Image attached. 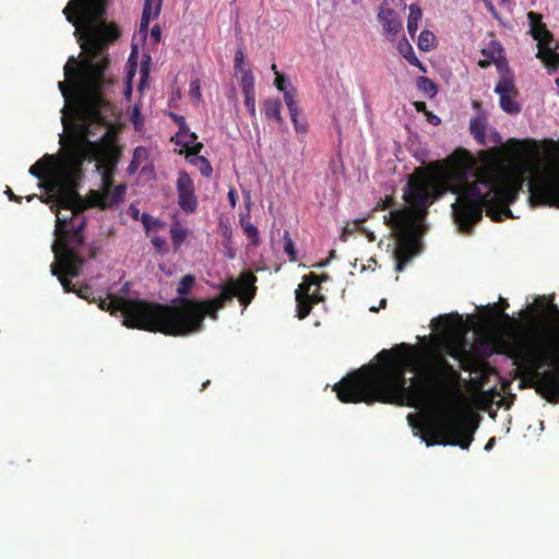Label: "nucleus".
<instances>
[{
  "label": "nucleus",
  "mask_w": 559,
  "mask_h": 559,
  "mask_svg": "<svg viewBox=\"0 0 559 559\" xmlns=\"http://www.w3.org/2000/svg\"><path fill=\"white\" fill-rule=\"evenodd\" d=\"M62 12L74 26L84 58L71 56L63 68L66 81L58 82L64 99L61 150L45 154L28 173L47 193L41 202L50 204L56 214L51 275L58 277L66 293L78 294L69 278L79 275L83 263L79 255L85 226L83 211L112 207L126 195L124 185L111 189L117 151L109 130L112 108L105 99L112 84L105 73L106 46L118 32L105 22L106 0H70Z\"/></svg>",
  "instance_id": "obj_1"
},
{
  "label": "nucleus",
  "mask_w": 559,
  "mask_h": 559,
  "mask_svg": "<svg viewBox=\"0 0 559 559\" xmlns=\"http://www.w3.org/2000/svg\"><path fill=\"white\" fill-rule=\"evenodd\" d=\"M526 176L531 206L559 207V154L544 163H532L481 151L477 156L465 154L453 165L409 175L403 190L407 206L383 217L394 236L391 258L395 272H403L421 252L427 210L445 191L456 195L452 204L455 224L460 230L468 231L484 211L496 222L511 217L509 205L516 200Z\"/></svg>",
  "instance_id": "obj_2"
},
{
  "label": "nucleus",
  "mask_w": 559,
  "mask_h": 559,
  "mask_svg": "<svg viewBox=\"0 0 559 559\" xmlns=\"http://www.w3.org/2000/svg\"><path fill=\"white\" fill-rule=\"evenodd\" d=\"M436 333L420 349L402 344L392 358L382 350L381 366H365L336 383L333 390L343 403L407 404L427 413V432L415 431L427 447L457 445L467 450L477 425L467 409L460 385V373L445 360L443 353L465 362L469 350L462 316L450 313L431 320Z\"/></svg>",
  "instance_id": "obj_3"
},
{
  "label": "nucleus",
  "mask_w": 559,
  "mask_h": 559,
  "mask_svg": "<svg viewBox=\"0 0 559 559\" xmlns=\"http://www.w3.org/2000/svg\"><path fill=\"white\" fill-rule=\"evenodd\" d=\"M255 282L257 277L251 272H243L238 278L227 281L216 297L197 300L186 298L195 283V277L187 274L178 283L177 293L181 298L173 307L116 297L111 294H108L107 298L95 297L87 286L80 287L78 296L98 302L99 309L109 311L111 314L120 312L123 317L122 324L127 328L169 335H189L203 330L205 317L216 320L217 312L233 297H238L239 301L247 307L255 296Z\"/></svg>",
  "instance_id": "obj_4"
},
{
  "label": "nucleus",
  "mask_w": 559,
  "mask_h": 559,
  "mask_svg": "<svg viewBox=\"0 0 559 559\" xmlns=\"http://www.w3.org/2000/svg\"><path fill=\"white\" fill-rule=\"evenodd\" d=\"M509 325L496 336L498 350L520 361L547 362L555 369L544 372L538 390L549 402L559 401V316L524 328L508 314Z\"/></svg>",
  "instance_id": "obj_5"
},
{
  "label": "nucleus",
  "mask_w": 559,
  "mask_h": 559,
  "mask_svg": "<svg viewBox=\"0 0 559 559\" xmlns=\"http://www.w3.org/2000/svg\"><path fill=\"white\" fill-rule=\"evenodd\" d=\"M527 19L530 22V33L537 41L538 51L536 57L539 58L544 64L551 71L559 68V51L550 32L542 22V15L535 12H528Z\"/></svg>",
  "instance_id": "obj_6"
},
{
  "label": "nucleus",
  "mask_w": 559,
  "mask_h": 559,
  "mask_svg": "<svg viewBox=\"0 0 559 559\" xmlns=\"http://www.w3.org/2000/svg\"><path fill=\"white\" fill-rule=\"evenodd\" d=\"M498 72L500 78L495 86V93L499 95L500 107L507 114H519L521 106L515 100L514 76L503 62L498 63Z\"/></svg>",
  "instance_id": "obj_7"
},
{
  "label": "nucleus",
  "mask_w": 559,
  "mask_h": 559,
  "mask_svg": "<svg viewBox=\"0 0 559 559\" xmlns=\"http://www.w3.org/2000/svg\"><path fill=\"white\" fill-rule=\"evenodd\" d=\"M320 280L314 274L304 276L302 282L295 292L297 301V316L299 319L306 318L314 304L323 300V296L318 293Z\"/></svg>",
  "instance_id": "obj_8"
},
{
  "label": "nucleus",
  "mask_w": 559,
  "mask_h": 559,
  "mask_svg": "<svg viewBox=\"0 0 559 559\" xmlns=\"http://www.w3.org/2000/svg\"><path fill=\"white\" fill-rule=\"evenodd\" d=\"M178 203L187 213H193L197 210L198 201L194 193L193 180L187 173H180L177 179Z\"/></svg>",
  "instance_id": "obj_9"
},
{
  "label": "nucleus",
  "mask_w": 559,
  "mask_h": 559,
  "mask_svg": "<svg viewBox=\"0 0 559 559\" xmlns=\"http://www.w3.org/2000/svg\"><path fill=\"white\" fill-rule=\"evenodd\" d=\"M386 1L380 7L378 12V20L380 21L383 29V35L390 41L395 40L396 35L402 29V21L397 13L385 7Z\"/></svg>",
  "instance_id": "obj_10"
},
{
  "label": "nucleus",
  "mask_w": 559,
  "mask_h": 559,
  "mask_svg": "<svg viewBox=\"0 0 559 559\" xmlns=\"http://www.w3.org/2000/svg\"><path fill=\"white\" fill-rule=\"evenodd\" d=\"M173 141L177 146H181L188 151L187 158L195 153H199L203 147V144L198 142L197 134L191 132L186 124L180 127L177 134L173 138Z\"/></svg>",
  "instance_id": "obj_11"
},
{
  "label": "nucleus",
  "mask_w": 559,
  "mask_h": 559,
  "mask_svg": "<svg viewBox=\"0 0 559 559\" xmlns=\"http://www.w3.org/2000/svg\"><path fill=\"white\" fill-rule=\"evenodd\" d=\"M163 0H145L143 13L140 23L141 32H146L151 21L158 17Z\"/></svg>",
  "instance_id": "obj_12"
},
{
  "label": "nucleus",
  "mask_w": 559,
  "mask_h": 559,
  "mask_svg": "<svg viewBox=\"0 0 559 559\" xmlns=\"http://www.w3.org/2000/svg\"><path fill=\"white\" fill-rule=\"evenodd\" d=\"M138 61L134 51L129 56L126 67V78L123 82V95L126 99H130L132 95V80L135 75Z\"/></svg>",
  "instance_id": "obj_13"
},
{
  "label": "nucleus",
  "mask_w": 559,
  "mask_h": 559,
  "mask_svg": "<svg viewBox=\"0 0 559 559\" xmlns=\"http://www.w3.org/2000/svg\"><path fill=\"white\" fill-rule=\"evenodd\" d=\"M400 55L405 58L412 66L417 67L421 72H426V68L420 60L416 57L413 46L406 39H402L397 44Z\"/></svg>",
  "instance_id": "obj_14"
},
{
  "label": "nucleus",
  "mask_w": 559,
  "mask_h": 559,
  "mask_svg": "<svg viewBox=\"0 0 559 559\" xmlns=\"http://www.w3.org/2000/svg\"><path fill=\"white\" fill-rule=\"evenodd\" d=\"M409 14L407 17V32L411 35V37L415 36V33L418 28V24L421 21L423 17V11L419 8L418 4L412 3L408 7Z\"/></svg>",
  "instance_id": "obj_15"
},
{
  "label": "nucleus",
  "mask_w": 559,
  "mask_h": 559,
  "mask_svg": "<svg viewBox=\"0 0 559 559\" xmlns=\"http://www.w3.org/2000/svg\"><path fill=\"white\" fill-rule=\"evenodd\" d=\"M169 233L175 250H179L188 237V229L179 222H175L171 224Z\"/></svg>",
  "instance_id": "obj_16"
},
{
  "label": "nucleus",
  "mask_w": 559,
  "mask_h": 559,
  "mask_svg": "<svg viewBox=\"0 0 559 559\" xmlns=\"http://www.w3.org/2000/svg\"><path fill=\"white\" fill-rule=\"evenodd\" d=\"M263 110L267 119H274L277 122L282 121L280 100L266 99L263 104Z\"/></svg>",
  "instance_id": "obj_17"
},
{
  "label": "nucleus",
  "mask_w": 559,
  "mask_h": 559,
  "mask_svg": "<svg viewBox=\"0 0 559 559\" xmlns=\"http://www.w3.org/2000/svg\"><path fill=\"white\" fill-rule=\"evenodd\" d=\"M469 129L472 134L479 143L485 141L486 119L484 117H476L471 120Z\"/></svg>",
  "instance_id": "obj_18"
},
{
  "label": "nucleus",
  "mask_w": 559,
  "mask_h": 559,
  "mask_svg": "<svg viewBox=\"0 0 559 559\" xmlns=\"http://www.w3.org/2000/svg\"><path fill=\"white\" fill-rule=\"evenodd\" d=\"M198 154L199 153H195V154L191 155L190 157H188L189 162L191 164H193L195 167H198L200 173L204 177H206V178L211 177L213 169H212L210 162L205 157L200 156Z\"/></svg>",
  "instance_id": "obj_19"
},
{
  "label": "nucleus",
  "mask_w": 559,
  "mask_h": 559,
  "mask_svg": "<svg viewBox=\"0 0 559 559\" xmlns=\"http://www.w3.org/2000/svg\"><path fill=\"white\" fill-rule=\"evenodd\" d=\"M417 46L423 51H430L436 47V36L430 31H421L418 36Z\"/></svg>",
  "instance_id": "obj_20"
},
{
  "label": "nucleus",
  "mask_w": 559,
  "mask_h": 559,
  "mask_svg": "<svg viewBox=\"0 0 559 559\" xmlns=\"http://www.w3.org/2000/svg\"><path fill=\"white\" fill-rule=\"evenodd\" d=\"M483 52H484V55H486L488 58H490L496 63L497 68H498V63H500V62H503L507 66L506 60L502 59V56H501L502 49L496 41L490 43L488 48L484 49Z\"/></svg>",
  "instance_id": "obj_21"
},
{
  "label": "nucleus",
  "mask_w": 559,
  "mask_h": 559,
  "mask_svg": "<svg viewBox=\"0 0 559 559\" xmlns=\"http://www.w3.org/2000/svg\"><path fill=\"white\" fill-rule=\"evenodd\" d=\"M240 85L243 94L254 93V76L251 70L240 72Z\"/></svg>",
  "instance_id": "obj_22"
},
{
  "label": "nucleus",
  "mask_w": 559,
  "mask_h": 559,
  "mask_svg": "<svg viewBox=\"0 0 559 559\" xmlns=\"http://www.w3.org/2000/svg\"><path fill=\"white\" fill-rule=\"evenodd\" d=\"M150 60L151 58L146 56L145 60L141 64L140 69V83L138 85L139 93H143L147 88V78L150 73Z\"/></svg>",
  "instance_id": "obj_23"
},
{
  "label": "nucleus",
  "mask_w": 559,
  "mask_h": 559,
  "mask_svg": "<svg viewBox=\"0 0 559 559\" xmlns=\"http://www.w3.org/2000/svg\"><path fill=\"white\" fill-rule=\"evenodd\" d=\"M241 226L247 237L252 241L253 245L259 242V231L257 227L249 221L241 219Z\"/></svg>",
  "instance_id": "obj_24"
},
{
  "label": "nucleus",
  "mask_w": 559,
  "mask_h": 559,
  "mask_svg": "<svg viewBox=\"0 0 559 559\" xmlns=\"http://www.w3.org/2000/svg\"><path fill=\"white\" fill-rule=\"evenodd\" d=\"M141 222L144 225V227L146 228V230H156V229L163 227V223L159 219L151 216L147 213L142 214Z\"/></svg>",
  "instance_id": "obj_25"
},
{
  "label": "nucleus",
  "mask_w": 559,
  "mask_h": 559,
  "mask_svg": "<svg viewBox=\"0 0 559 559\" xmlns=\"http://www.w3.org/2000/svg\"><path fill=\"white\" fill-rule=\"evenodd\" d=\"M418 88L424 91L429 96H433L437 93L435 83L428 78L420 76L417 82Z\"/></svg>",
  "instance_id": "obj_26"
},
{
  "label": "nucleus",
  "mask_w": 559,
  "mask_h": 559,
  "mask_svg": "<svg viewBox=\"0 0 559 559\" xmlns=\"http://www.w3.org/2000/svg\"><path fill=\"white\" fill-rule=\"evenodd\" d=\"M288 110H289V115H290V119L295 126V129L296 131L298 132H305L306 131V126L305 123H301L298 121V116H299V107H298V104H294L292 105V107H287Z\"/></svg>",
  "instance_id": "obj_27"
},
{
  "label": "nucleus",
  "mask_w": 559,
  "mask_h": 559,
  "mask_svg": "<svg viewBox=\"0 0 559 559\" xmlns=\"http://www.w3.org/2000/svg\"><path fill=\"white\" fill-rule=\"evenodd\" d=\"M234 69H235V72L236 73H240V72H243L246 70H250L247 66H246V62H245V53H243V50L241 48L237 49L236 53H235V64H234Z\"/></svg>",
  "instance_id": "obj_28"
},
{
  "label": "nucleus",
  "mask_w": 559,
  "mask_h": 559,
  "mask_svg": "<svg viewBox=\"0 0 559 559\" xmlns=\"http://www.w3.org/2000/svg\"><path fill=\"white\" fill-rule=\"evenodd\" d=\"M243 97H245V106L247 107L250 117L254 119L257 117L255 93L243 94Z\"/></svg>",
  "instance_id": "obj_29"
},
{
  "label": "nucleus",
  "mask_w": 559,
  "mask_h": 559,
  "mask_svg": "<svg viewBox=\"0 0 559 559\" xmlns=\"http://www.w3.org/2000/svg\"><path fill=\"white\" fill-rule=\"evenodd\" d=\"M284 251L289 255L290 260H296L295 246L287 231L284 233Z\"/></svg>",
  "instance_id": "obj_30"
},
{
  "label": "nucleus",
  "mask_w": 559,
  "mask_h": 559,
  "mask_svg": "<svg viewBox=\"0 0 559 559\" xmlns=\"http://www.w3.org/2000/svg\"><path fill=\"white\" fill-rule=\"evenodd\" d=\"M131 121L133 122L135 129H140L142 126V119H141V110L139 105H134L131 110Z\"/></svg>",
  "instance_id": "obj_31"
},
{
  "label": "nucleus",
  "mask_w": 559,
  "mask_h": 559,
  "mask_svg": "<svg viewBox=\"0 0 559 559\" xmlns=\"http://www.w3.org/2000/svg\"><path fill=\"white\" fill-rule=\"evenodd\" d=\"M274 85L281 92L287 91L290 87V84L286 81L285 76L276 72V78L274 81Z\"/></svg>",
  "instance_id": "obj_32"
},
{
  "label": "nucleus",
  "mask_w": 559,
  "mask_h": 559,
  "mask_svg": "<svg viewBox=\"0 0 559 559\" xmlns=\"http://www.w3.org/2000/svg\"><path fill=\"white\" fill-rule=\"evenodd\" d=\"M151 241L153 246L159 251V252H166L167 250V243L165 238L160 236H152Z\"/></svg>",
  "instance_id": "obj_33"
},
{
  "label": "nucleus",
  "mask_w": 559,
  "mask_h": 559,
  "mask_svg": "<svg viewBox=\"0 0 559 559\" xmlns=\"http://www.w3.org/2000/svg\"><path fill=\"white\" fill-rule=\"evenodd\" d=\"M132 159L136 160L141 165L143 160L147 159V150L142 146L136 147L133 152Z\"/></svg>",
  "instance_id": "obj_34"
},
{
  "label": "nucleus",
  "mask_w": 559,
  "mask_h": 559,
  "mask_svg": "<svg viewBox=\"0 0 559 559\" xmlns=\"http://www.w3.org/2000/svg\"><path fill=\"white\" fill-rule=\"evenodd\" d=\"M283 94L287 107H292V105L297 103L295 99V90L293 87L288 88L287 91H284Z\"/></svg>",
  "instance_id": "obj_35"
},
{
  "label": "nucleus",
  "mask_w": 559,
  "mask_h": 559,
  "mask_svg": "<svg viewBox=\"0 0 559 559\" xmlns=\"http://www.w3.org/2000/svg\"><path fill=\"white\" fill-rule=\"evenodd\" d=\"M190 94L192 97L200 99L201 98V87L200 82L194 80L190 83Z\"/></svg>",
  "instance_id": "obj_36"
},
{
  "label": "nucleus",
  "mask_w": 559,
  "mask_h": 559,
  "mask_svg": "<svg viewBox=\"0 0 559 559\" xmlns=\"http://www.w3.org/2000/svg\"><path fill=\"white\" fill-rule=\"evenodd\" d=\"M228 201H229V204L231 207H235L236 204H237V200H238V197H237V192L234 188H231L229 191H228Z\"/></svg>",
  "instance_id": "obj_37"
},
{
  "label": "nucleus",
  "mask_w": 559,
  "mask_h": 559,
  "mask_svg": "<svg viewBox=\"0 0 559 559\" xmlns=\"http://www.w3.org/2000/svg\"><path fill=\"white\" fill-rule=\"evenodd\" d=\"M140 163H138L136 160H131L130 165L128 166V171L130 174H133L135 173L139 168H140Z\"/></svg>",
  "instance_id": "obj_38"
},
{
  "label": "nucleus",
  "mask_w": 559,
  "mask_h": 559,
  "mask_svg": "<svg viewBox=\"0 0 559 559\" xmlns=\"http://www.w3.org/2000/svg\"><path fill=\"white\" fill-rule=\"evenodd\" d=\"M151 35H152V37H154L156 40H159V38H160V28H159V26L155 25V26L152 28Z\"/></svg>",
  "instance_id": "obj_39"
},
{
  "label": "nucleus",
  "mask_w": 559,
  "mask_h": 559,
  "mask_svg": "<svg viewBox=\"0 0 559 559\" xmlns=\"http://www.w3.org/2000/svg\"><path fill=\"white\" fill-rule=\"evenodd\" d=\"M407 418H408L409 425L413 427V429H420L421 430L423 424L420 421L413 420L411 415Z\"/></svg>",
  "instance_id": "obj_40"
},
{
  "label": "nucleus",
  "mask_w": 559,
  "mask_h": 559,
  "mask_svg": "<svg viewBox=\"0 0 559 559\" xmlns=\"http://www.w3.org/2000/svg\"><path fill=\"white\" fill-rule=\"evenodd\" d=\"M495 442H496L495 438H490V439L488 440L487 444H486V445H485V448H484V449H485V451H487V452H488V451H490V450L493 448Z\"/></svg>",
  "instance_id": "obj_41"
},
{
  "label": "nucleus",
  "mask_w": 559,
  "mask_h": 559,
  "mask_svg": "<svg viewBox=\"0 0 559 559\" xmlns=\"http://www.w3.org/2000/svg\"><path fill=\"white\" fill-rule=\"evenodd\" d=\"M174 119H175V121L179 124V128H180L182 124H186V123H185V118H183V117H181V116L174 115Z\"/></svg>",
  "instance_id": "obj_42"
},
{
  "label": "nucleus",
  "mask_w": 559,
  "mask_h": 559,
  "mask_svg": "<svg viewBox=\"0 0 559 559\" xmlns=\"http://www.w3.org/2000/svg\"><path fill=\"white\" fill-rule=\"evenodd\" d=\"M7 193L11 200H17V198L13 194V192L8 188Z\"/></svg>",
  "instance_id": "obj_43"
},
{
  "label": "nucleus",
  "mask_w": 559,
  "mask_h": 559,
  "mask_svg": "<svg viewBox=\"0 0 559 559\" xmlns=\"http://www.w3.org/2000/svg\"><path fill=\"white\" fill-rule=\"evenodd\" d=\"M430 122H432L433 124H438L440 122V119L437 117V116H433L431 119H430Z\"/></svg>",
  "instance_id": "obj_44"
},
{
  "label": "nucleus",
  "mask_w": 559,
  "mask_h": 559,
  "mask_svg": "<svg viewBox=\"0 0 559 559\" xmlns=\"http://www.w3.org/2000/svg\"><path fill=\"white\" fill-rule=\"evenodd\" d=\"M230 234H231V230L226 227L225 230H224V236L228 237V236H230Z\"/></svg>",
  "instance_id": "obj_45"
},
{
  "label": "nucleus",
  "mask_w": 559,
  "mask_h": 559,
  "mask_svg": "<svg viewBox=\"0 0 559 559\" xmlns=\"http://www.w3.org/2000/svg\"><path fill=\"white\" fill-rule=\"evenodd\" d=\"M385 304H386V300L385 299H382L381 302H380V307L381 308H384L385 307Z\"/></svg>",
  "instance_id": "obj_46"
},
{
  "label": "nucleus",
  "mask_w": 559,
  "mask_h": 559,
  "mask_svg": "<svg viewBox=\"0 0 559 559\" xmlns=\"http://www.w3.org/2000/svg\"><path fill=\"white\" fill-rule=\"evenodd\" d=\"M389 203H390V200H388V201L383 202L382 207H383V209L388 207V206H389Z\"/></svg>",
  "instance_id": "obj_47"
},
{
  "label": "nucleus",
  "mask_w": 559,
  "mask_h": 559,
  "mask_svg": "<svg viewBox=\"0 0 559 559\" xmlns=\"http://www.w3.org/2000/svg\"><path fill=\"white\" fill-rule=\"evenodd\" d=\"M326 264H328V262H326V261H325V262H320V263H318V266H319V267H322V266H325Z\"/></svg>",
  "instance_id": "obj_48"
},
{
  "label": "nucleus",
  "mask_w": 559,
  "mask_h": 559,
  "mask_svg": "<svg viewBox=\"0 0 559 559\" xmlns=\"http://www.w3.org/2000/svg\"><path fill=\"white\" fill-rule=\"evenodd\" d=\"M35 197H36V195H35V194H33V195H28L26 199H27V201L29 202V201H31V200H33Z\"/></svg>",
  "instance_id": "obj_49"
},
{
  "label": "nucleus",
  "mask_w": 559,
  "mask_h": 559,
  "mask_svg": "<svg viewBox=\"0 0 559 559\" xmlns=\"http://www.w3.org/2000/svg\"><path fill=\"white\" fill-rule=\"evenodd\" d=\"M378 310H379V308H377V307H371V308H370V311H373V312H376V311H378Z\"/></svg>",
  "instance_id": "obj_50"
},
{
  "label": "nucleus",
  "mask_w": 559,
  "mask_h": 559,
  "mask_svg": "<svg viewBox=\"0 0 559 559\" xmlns=\"http://www.w3.org/2000/svg\"><path fill=\"white\" fill-rule=\"evenodd\" d=\"M272 70L276 73V64H272Z\"/></svg>",
  "instance_id": "obj_51"
},
{
  "label": "nucleus",
  "mask_w": 559,
  "mask_h": 559,
  "mask_svg": "<svg viewBox=\"0 0 559 559\" xmlns=\"http://www.w3.org/2000/svg\"><path fill=\"white\" fill-rule=\"evenodd\" d=\"M556 84H557V86L559 88V76L556 79Z\"/></svg>",
  "instance_id": "obj_52"
},
{
  "label": "nucleus",
  "mask_w": 559,
  "mask_h": 559,
  "mask_svg": "<svg viewBox=\"0 0 559 559\" xmlns=\"http://www.w3.org/2000/svg\"><path fill=\"white\" fill-rule=\"evenodd\" d=\"M501 1H502L503 3H507V2H509L510 0H501Z\"/></svg>",
  "instance_id": "obj_53"
}]
</instances>
